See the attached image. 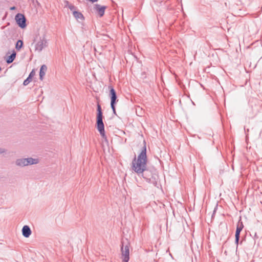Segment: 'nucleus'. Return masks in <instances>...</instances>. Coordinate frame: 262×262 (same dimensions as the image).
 I'll use <instances>...</instances> for the list:
<instances>
[{
	"label": "nucleus",
	"instance_id": "nucleus-1",
	"mask_svg": "<svg viewBox=\"0 0 262 262\" xmlns=\"http://www.w3.org/2000/svg\"><path fill=\"white\" fill-rule=\"evenodd\" d=\"M144 144L142 150L138 155L137 159L136 156H135L132 163V170L139 176H140L141 174L147 168V158L146 156V143L145 141H144Z\"/></svg>",
	"mask_w": 262,
	"mask_h": 262
},
{
	"label": "nucleus",
	"instance_id": "nucleus-2",
	"mask_svg": "<svg viewBox=\"0 0 262 262\" xmlns=\"http://www.w3.org/2000/svg\"><path fill=\"white\" fill-rule=\"evenodd\" d=\"M96 117V128L103 139L106 140V136L105 134L104 125L103 122V114L101 107L99 104H97Z\"/></svg>",
	"mask_w": 262,
	"mask_h": 262
},
{
	"label": "nucleus",
	"instance_id": "nucleus-3",
	"mask_svg": "<svg viewBox=\"0 0 262 262\" xmlns=\"http://www.w3.org/2000/svg\"><path fill=\"white\" fill-rule=\"evenodd\" d=\"M140 176H142L146 180L147 182L152 184L154 186L157 185L159 176L155 169L151 171L146 168L145 171L141 174Z\"/></svg>",
	"mask_w": 262,
	"mask_h": 262
},
{
	"label": "nucleus",
	"instance_id": "nucleus-4",
	"mask_svg": "<svg viewBox=\"0 0 262 262\" xmlns=\"http://www.w3.org/2000/svg\"><path fill=\"white\" fill-rule=\"evenodd\" d=\"M48 42L45 36L39 37V40L35 45V51L41 52L43 49L47 47Z\"/></svg>",
	"mask_w": 262,
	"mask_h": 262
},
{
	"label": "nucleus",
	"instance_id": "nucleus-5",
	"mask_svg": "<svg viewBox=\"0 0 262 262\" xmlns=\"http://www.w3.org/2000/svg\"><path fill=\"white\" fill-rule=\"evenodd\" d=\"M15 19L19 27L24 29L26 27V19L24 14L21 13L17 14Z\"/></svg>",
	"mask_w": 262,
	"mask_h": 262
},
{
	"label": "nucleus",
	"instance_id": "nucleus-6",
	"mask_svg": "<svg viewBox=\"0 0 262 262\" xmlns=\"http://www.w3.org/2000/svg\"><path fill=\"white\" fill-rule=\"evenodd\" d=\"M122 262H128L129 259V247L126 245L124 248L122 246L121 248Z\"/></svg>",
	"mask_w": 262,
	"mask_h": 262
},
{
	"label": "nucleus",
	"instance_id": "nucleus-7",
	"mask_svg": "<svg viewBox=\"0 0 262 262\" xmlns=\"http://www.w3.org/2000/svg\"><path fill=\"white\" fill-rule=\"evenodd\" d=\"M109 89H110L109 96L111 98V104L113 105V104L116 103L118 100L117 99L116 92L114 89L111 86H109Z\"/></svg>",
	"mask_w": 262,
	"mask_h": 262
},
{
	"label": "nucleus",
	"instance_id": "nucleus-8",
	"mask_svg": "<svg viewBox=\"0 0 262 262\" xmlns=\"http://www.w3.org/2000/svg\"><path fill=\"white\" fill-rule=\"evenodd\" d=\"M244 227L242 222H238L237 225L236 232H235V243L237 245L238 244V242L240 237V233Z\"/></svg>",
	"mask_w": 262,
	"mask_h": 262
},
{
	"label": "nucleus",
	"instance_id": "nucleus-9",
	"mask_svg": "<svg viewBox=\"0 0 262 262\" xmlns=\"http://www.w3.org/2000/svg\"><path fill=\"white\" fill-rule=\"evenodd\" d=\"M106 8V6H101L99 4H95L94 7V10L100 17H102L104 15Z\"/></svg>",
	"mask_w": 262,
	"mask_h": 262
},
{
	"label": "nucleus",
	"instance_id": "nucleus-10",
	"mask_svg": "<svg viewBox=\"0 0 262 262\" xmlns=\"http://www.w3.org/2000/svg\"><path fill=\"white\" fill-rule=\"evenodd\" d=\"M31 234V230L30 228L27 226L25 225L22 229V234L25 237H29Z\"/></svg>",
	"mask_w": 262,
	"mask_h": 262
},
{
	"label": "nucleus",
	"instance_id": "nucleus-11",
	"mask_svg": "<svg viewBox=\"0 0 262 262\" xmlns=\"http://www.w3.org/2000/svg\"><path fill=\"white\" fill-rule=\"evenodd\" d=\"M27 164L26 158H19L15 161V164L19 167L27 166Z\"/></svg>",
	"mask_w": 262,
	"mask_h": 262
},
{
	"label": "nucleus",
	"instance_id": "nucleus-12",
	"mask_svg": "<svg viewBox=\"0 0 262 262\" xmlns=\"http://www.w3.org/2000/svg\"><path fill=\"white\" fill-rule=\"evenodd\" d=\"M47 70V67L46 65L43 64L41 66L39 71V79L42 80Z\"/></svg>",
	"mask_w": 262,
	"mask_h": 262
},
{
	"label": "nucleus",
	"instance_id": "nucleus-13",
	"mask_svg": "<svg viewBox=\"0 0 262 262\" xmlns=\"http://www.w3.org/2000/svg\"><path fill=\"white\" fill-rule=\"evenodd\" d=\"M26 159L27 163H28V164H27V166L33 165V164H36L39 163L38 159H34V158L30 157V158H26Z\"/></svg>",
	"mask_w": 262,
	"mask_h": 262
},
{
	"label": "nucleus",
	"instance_id": "nucleus-14",
	"mask_svg": "<svg viewBox=\"0 0 262 262\" xmlns=\"http://www.w3.org/2000/svg\"><path fill=\"white\" fill-rule=\"evenodd\" d=\"M73 14L74 16L75 17V18L76 19H79L82 20L84 19L83 15L80 12H78V11H74L73 12Z\"/></svg>",
	"mask_w": 262,
	"mask_h": 262
},
{
	"label": "nucleus",
	"instance_id": "nucleus-15",
	"mask_svg": "<svg viewBox=\"0 0 262 262\" xmlns=\"http://www.w3.org/2000/svg\"><path fill=\"white\" fill-rule=\"evenodd\" d=\"M16 55V52L14 51H13L12 53L8 57L7 59L6 60V62H7V63H12L15 59Z\"/></svg>",
	"mask_w": 262,
	"mask_h": 262
},
{
	"label": "nucleus",
	"instance_id": "nucleus-16",
	"mask_svg": "<svg viewBox=\"0 0 262 262\" xmlns=\"http://www.w3.org/2000/svg\"><path fill=\"white\" fill-rule=\"evenodd\" d=\"M23 46V41L21 40H18L15 45V48L17 50H20Z\"/></svg>",
	"mask_w": 262,
	"mask_h": 262
},
{
	"label": "nucleus",
	"instance_id": "nucleus-17",
	"mask_svg": "<svg viewBox=\"0 0 262 262\" xmlns=\"http://www.w3.org/2000/svg\"><path fill=\"white\" fill-rule=\"evenodd\" d=\"M32 79L31 78L28 76V78L24 80L23 84L24 85H27L32 81Z\"/></svg>",
	"mask_w": 262,
	"mask_h": 262
},
{
	"label": "nucleus",
	"instance_id": "nucleus-18",
	"mask_svg": "<svg viewBox=\"0 0 262 262\" xmlns=\"http://www.w3.org/2000/svg\"><path fill=\"white\" fill-rule=\"evenodd\" d=\"M69 8L70 9L71 11H72L73 12L74 11H76V8L73 5L71 4L69 6Z\"/></svg>",
	"mask_w": 262,
	"mask_h": 262
},
{
	"label": "nucleus",
	"instance_id": "nucleus-19",
	"mask_svg": "<svg viewBox=\"0 0 262 262\" xmlns=\"http://www.w3.org/2000/svg\"><path fill=\"white\" fill-rule=\"evenodd\" d=\"M35 75V72L34 71V70H33L29 74V77H30V78H31L32 79V77L33 76H34V75Z\"/></svg>",
	"mask_w": 262,
	"mask_h": 262
},
{
	"label": "nucleus",
	"instance_id": "nucleus-20",
	"mask_svg": "<svg viewBox=\"0 0 262 262\" xmlns=\"http://www.w3.org/2000/svg\"><path fill=\"white\" fill-rule=\"evenodd\" d=\"M111 107L113 111V113L116 115V108H115V104H113V105L111 104Z\"/></svg>",
	"mask_w": 262,
	"mask_h": 262
},
{
	"label": "nucleus",
	"instance_id": "nucleus-21",
	"mask_svg": "<svg viewBox=\"0 0 262 262\" xmlns=\"http://www.w3.org/2000/svg\"><path fill=\"white\" fill-rule=\"evenodd\" d=\"M6 150L5 148H0V154H4L6 152Z\"/></svg>",
	"mask_w": 262,
	"mask_h": 262
},
{
	"label": "nucleus",
	"instance_id": "nucleus-22",
	"mask_svg": "<svg viewBox=\"0 0 262 262\" xmlns=\"http://www.w3.org/2000/svg\"><path fill=\"white\" fill-rule=\"evenodd\" d=\"M64 3H65V6L69 8V6L70 5V4H69V2L68 1H66L64 2Z\"/></svg>",
	"mask_w": 262,
	"mask_h": 262
},
{
	"label": "nucleus",
	"instance_id": "nucleus-23",
	"mask_svg": "<svg viewBox=\"0 0 262 262\" xmlns=\"http://www.w3.org/2000/svg\"><path fill=\"white\" fill-rule=\"evenodd\" d=\"M31 1L33 5H35V3H37V4H39L37 0H31Z\"/></svg>",
	"mask_w": 262,
	"mask_h": 262
},
{
	"label": "nucleus",
	"instance_id": "nucleus-24",
	"mask_svg": "<svg viewBox=\"0 0 262 262\" xmlns=\"http://www.w3.org/2000/svg\"><path fill=\"white\" fill-rule=\"evenodd\" d=\"M89 1L93 3L95 2H97L98 0H89Z\"/></svg>",
	"mask_w": 262,
	"mask_h": 262
},
{
	"label": "nucleus",
	"instance_id": "nucleus-25",
	"mask_svg": "<svg viewBox=\"0 0 262 262\" xmlns=\"http://www.w3.org/2000/svg\"><path fill=\"white\" fill-rule=\"evenodd\" d=\"M15 9V7H12V8H11V10H13V9Z\"/></svg>",
	"mask_w": 262,
	"mask_h": 262
},
{
	"label": "nucleus",
	"instance_id": "nucleus-26",
	"mask_svg": "<svg viewBox=\"0 0 262 262\" xmlns=\"http://www.w3.org/2000/svg\"><path fill=\"white\" fill-rule=\"evenodd\" d=\"M1 70H2V68H1V67H0V71H1Z\"/></svg>",
	"mask_w": 262,
	"mask_h": 262
}]
</instances>
